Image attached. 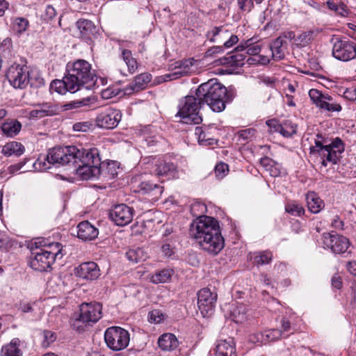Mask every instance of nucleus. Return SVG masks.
<instances>
[{"instance_id":"1","label":"nucleus","mask_w":356,"mask_h":356,"mask_svg":"<svg viewBox=\"0 0 356 356\" xmlns=\"http://www.w3.org/2000/svg\"><path fill=\"white\" fill-rule=\"evenodd\" d=\"M65 167L83 180L97 178L102 172V163L97 148L84 149L76 146L56 147L33 163L35 169L44 171L51 165Z\"/></svg>"},{"instance_id":"2","label":"nucleus","mask_w":356,"mask_h":356,"mask_svg":"<svg viewBox=\"0 0 356 356\" xmlns=\"http://www.w3.org/2000/svg\"><path fill=\"white\" fill-rule=\"evenodd\" d=\"M97 79L91 64L83 59H78L67 64L66 74L62 80L53 81L50 89L60 95L67 92L74 93L82 88L91 89L95 85Z\"/></svg>"},{"instance_id":"3","label":"nucleus","mask_w":356,"mask_h":356,"mask_svg":"<svg viewBox=\"0 0 356 356\" xmlns=\"http://www.w3.org/2000/svg\"><path fill=\"white\" fill-rule=\"evenodd\" d=\"M195 95L204 105L207 104L214 112H221L226 104L232 102L236 96L234 88H226L216 80L211 79L202 83L195 90Z\"/></svg>"},{"instance_id":"4","label":"nucleus","mask_w":356,"mask_h":356,"mask_svg":"<svg viewBox=\"0 0 356 356\" xmlns=\"http://www.w3.org/2000/svg\"><path fill=\"white\" fill-rule=\"evenodd\" d=\"M315 146L310 147L311 154H318L321 159L322 165L326 167L327 163L337 164L341 158V154L345 150L343 140L336 137L330 143L327 140L318 134L314 140Z\"/></svg>"},{"instance_id":"5","label":"nucleus","mask_w":356,"mask_h":356,"mask_svg":"<svg viewBox=\"0 0 356 356\" xmlns=\"http://www.w3.org/2000/svg\"><path fill=\"white\" fill-rule=\"evenodd\" d=\"M204 106L196 96L195 92L191 91L190 94L182 98L179 103V111L177 116L181 118L186 124H200L202 119L200 115V109Z\"/></svg>"},{"instance_id":"6","label":"nucleus","mask_w":356,"mask_h":356,"mask_svg":"<svg viewBox=\"0 0 356 356\" xmlns=\"http://www.w3.org/2000/svg\"><path fill=\"white\" fill-rule=\"evenodd\" d=\"M6 76L10 84L15 88H24L30 83L31 87L40 88L44 85L42 78L38 77L35 82L29 77V72L26 65L12 64L6 71Z\"/></svg>"},{"instance_id":"7","label":"nucleus","mask_w":356,"mask_h":356,"mask_svg":"<svg viewBox=\"0 0 356 356\" xmlns=\"http://www.w3.org/2000/svg\"><path fill=\"white\" fill-rule=\"evenodd\" d=\"M79 310V318L72 324V328L79 332L84 331V326L80 325L81 323L85 325L95 323L102 318V305L99 302H83L80 305Z\"/></svg>"},{"instance_id":"8","label":"nucleus","mask_w":356,"mask_h":356,"mask_svg":"<svg viewBox=\"0 0 356 356\" xmlns=\"http://www.w3.org/2000/svg\"><path fill=\"white\" fill-rule=\"evenodd\" d=\"M219 229V222L216 219L207 216H202L191 223L190 234L198 243L201 239L204 241L207 236Z\"/></svg>"},{"instance_id":"9","label":"nucleus","mask_w":356,"mask_h":356,"mask_svg":"<svg viewBox=\"0 0 356 356\" xmlns=\"http://www.w3.org/2000/svg\"><path fill=\"white\" fill-rule=\"evenodd\" d=\"M104 341L108 348L113 351H120L129 346L130 334L121 327L112 326L106 330Z\"/></svg>"},{"instance_id":"10","label":"nucleus","mask_w":356,"mask_h":356,"mask_svg":"<svg viewBox=\"0 0 356 356\" xmlns=\"http://www.w3.org/2000/svg\"><path fill=\"white\" fill-rule=\"evenodd\" d=\"M323 248L330 250L334 254H340L346 257L350 253L349 250L350 242L349 239L341 234L324 233L323 234Z\"/></svg>"},{"instance_id":"11","label":"nucleus","mask_w":356,"mask_h":356,"mask_svg":"<svg viewBox=\"0 0 356 356\" xmlns=\"http://www.w3.org/2000/svg\"><path fill=\"white\" fill-rule=\"evenodd\" d=\"M205 37L212 43L224 44L225 48H230L238 42L236 35L232 34L225 26H213L207 31Z\"/></svg>"},{"instance_id":"12","label":"nucleus","mask_w":356,"mask_h":356,"mask_svg":"<svg viewBox=\"0 0 356 356\" xmlns=\"http://www.w3.org/2000/svg\"><path fill=\"white\" fill-rule=\"evenodd\" d=\"M332 56L338 60L348 62L356 58V44L347 39H333Z\"/></svg>"},{"instance_id":"13","label":"nucleus","mask_w":356,"mask_h":356,"mask_svg":"<svg viewBox=\"0 0 356 356\" xmlns=\"http://www.w3.org/2000/svg\"><path fill=\"white\" fill-rule=\"evenodd\" d=\"M309 96L312 103L320 110L327 112H340L342 110L341 104L327 93L312 88L309 91Z\"/></svg>"},{"instance_id":"14","label":"nucleus","mask_w":356,"mask_h":356,"mask_svg":"<svg viewBox=\"0 0 356 356\" xmlns=\"http://www.w3.org/2000/svg\"><path fill=\"white\" fill-rule=\"evenodd\" d=\"M217 293L208 288L200 289L197 293V306L204 318L211 316L215 311Z\"/></svg>"},{"instance_id":"15","label":"nucleus","mask_w":356,"mask_h":356,"mask_svg":"<svg viewBox=\"0 0 356 356\" xmlns=\"http://www.w3.org/2000/svg\"><path fill=\"white\" fill-rule=\"evenodd\" d=\"M121 111L111 106L104 108L96 117L95 122L98 127L111 129L116 127L121 120Z\"/></svg>"},{"instance_id":"16","label":"nucleus","mask_w":356,"mask_h":356,"mask_svg":"<svg viewBox=\"0 0 356 356\" xmlns=\"http://www.w3.org/2000/svg\"><path fill=\"white\" fill-rule=\"evenodd\" d=\"M134 209L127 204H120L115 205L110 210V219L118 226H125L130 223L133 219Z\"/></svg>"},{"instance_id":"17","label":"nucleus","mask_w":356,"mask_h":356,"mask_svg":"<svg viewBox=\"0 0 356 356\" xmlns=\"http://www.w3.org/2000/svg\"><path fill=\"white\" fill-rule=\"evenodd\" d=\"M32 254L33 257L30 261V266L37 271H47L55 261V253L47 252L44 249H40Z\"/></svg>"},{"instance_id":"18","label":"nucleus","mask_w":356,"mask_h":356,"mask_svg":"<svg viewBox=\"0 0 356 356\" xmlns=\"http://www.w3.org/2000/svg\"><path fill=\"white\" fill-rule=\"evenodd\" d=\"M202 250L213 255L218 254L224 248L225 241L222 236L220 229H218L209 236H207L204 241L197 243Z\"/></svg>"},{"instance_id":"19","label":"nucleus","mask_w":356,"mask_h":356,"mask_svg":"<svg viewBox=\"0 0 356 356\" xmlns=\"http://www.w3.org/2000/svg\"><path fill=\"white\" fill-rule=\"evenodd\" d=\"M213 351L214 356H238L235 340L231 337L218 339Z\"/></svg>"},{"instance_id":"20","label":"nucleus","mask_w":356,"mask_h":356,"mask_svg":"<svg viewBox=\"0 0 356 356\" xmlns=\"http://www.w3.org/2000/svg\"><path fill=\"white\" fill-rule=\"evenodd\" d=\"M152 172L159 177L168 176L169 177L175 178L178 177V170L177 165L165 159H158L155 161Z\"/></svg>"},{"instance_id":"21","label":"nucleus","mask_w":356,"mask_h":356,"mask_svg":"<svg viewBox=\"0 0 356 356\" xmlns=\"http://www.w3.org/2000/svg\"><path fill=\"white\" fill-rule=\"evenodd\" d=\"M76 275L81 278L94 280L100 275V270L97 264L93 261L85 262L76 268Z\"/></svg>"},{"instance_id":"22","label":"nucleus","mask_w":356,"mask_h":356,"mask_svg":"<svg viewBox=\"0 0 356 356\" xmlns=\"http://www.w3.org/2000/svg\"><path fill=\"white\" fill-rule=\"evenodd\" d=\"M77 237L82 241H92L95 239L99 230L88 220L79 222L76 227Z\"/></svg>"},{"instance_id":"23","label":"nucleus","mask_w":356,"mask_h":356,"mask_svg":"<svg viewBox=\"0 0 356 356\" xmlns=\"http://www.w3.org/2000/svg\"><path fill=\"white\" fill-rule=\"evenodd\" d=\"M282 331L279 329H270L263 332L254 334L250 340L253 342L266 343L280 339L282 337Z\"/></svg>"},{"instance_id":"24","label":"nucleus","mask_w":356,"mask_h":356,"mask_svg":"<svg viewBox=\"0 0 356 356\" xmlns=\"http://www.w3.org/2000/svg\"><path fill=\"white\" fill-rule=\"evenodd\" d=\"M152 76L149 73H142L136 76L134 80L127 86L126 88L127 92L129 94L137 92L145 89L147 85L150 82Z\"/></svg>"},{"instance_id":"25","label":"nucleus","mask_w":356,"mask_h":356,"mask_svg":"<svg viewBox=\"0 0 356 356\" xmlns=\"http://www.w3.org/2000/svg\"><path fill=\"white\" fill-rule=\"evenodd\" d=\"M22 124L16 119H7L0 127L2 134L10 138H14L20 131Z\"/></svg>"},{"instance_id":"26","label":"nucleus","mask_w":356,"mask_h":356,"mask_svg":"<svg viewBox=\"0 0 356 356\" xmlns=\"http://www.w3.org/2000/svg\"><path fill=\"white\" fill-rule=\"evenodd\" d=\"M323 5H325L337 16L341 17H347L350 13L346 4L341 0H327Z\"/></svg>"},{"instance_id":"27","label":"nucleus","mask_w":356,"mask_h":356,"mask_svg":"<svg viewBox=\"0 0 356 356\" xmlns=\"http://www.w3.org/2000/svg\"><path fill=\"white\" fill-rule=\"evenodd\" d=\"M159 348L164 351H172L178 347L179 341L175 334L165 333L158 339Z\"/></svg>"},{"instance_id":"28","label":"nucleus","mask_w":356,"mask_h":356,"mask_svg":"<svg viewBox=\"0 0 356 356\" xmlns=\"http://www.w3.org/2000/svg\"><path fill=\"white\" fill-rule=\"evenodd\" d=\"M25 152L24 146L19 142L11 141L6 143L1 149V153L6 157L11 156H20Z\"/></svg>"},{"instance_id":"29","label":"nucleus","mask_w":356,"mask_h":356,"mask_svg":"<svg viewBox=\"0 0 356 356\" xmlns=\"http://www.w3.org/2000/svg\"><path fill=\"white\" fill-rule=\"evenodd\" d=\"M77 29L83 38L90 39L97 32L93 22L88 19H80L76 22Z\"/></svg>"},{"instance_id":"30","label":"nucleus","mask_w":356,"mask_h":356,"mask_svg":"<svg viewBox=\"0 0 356 356\" xmlns=\"http://www.w3.org/2000/svg\"><path fill=\"white\" fill-rule=\"evenodd\" d=\"M306 200L308 209L313 213H319L325 207L324 202L314 192H309Z\"/></svg>"},{"instance_id":"31","label":"nucleus","mask_w":356,"mask_h":356,"mask_svg":"<svg viewBox=\"0 0 356 356\" xmlns=\"http://www.w3.org/2000/svg\"><path fill=\"white\" fill-rule=\"evenodd\" d=\"M139 191L145 194H149L154 198L159 197L163 193V186L154 184L150 181H143L138 185Z\"/></svg>"},{"instance_id":"32","label":"nucleus","mask_w":356,"mask_h":356,"mask_svg":"<svg viewBox=\"0 0 356 356\" xmlns=\"http://www.w3.org/2000/svg\"><path fill=\"white\" fill-rule=\"evenodd\" d=\"M261 165L269 172L270 176L276 177L282 173V168L280 163L268 157L261 158L260 159Z\"/></svg>"},{"instance_id":"33","label":"nucleus","mask_w":356,"mask_h":356,"mask_svg":"<svg viewBox=\"0 0 356 356\" xmlns=\"http://www.w3.org/2000/svg\"><path fill=\"white\" fill-rule=\"evenodd\" d=\"M21 341L18 338H14L11 341L1 348V356H22V352L19 348Z\"/></svg>"},{"instance_id":"34","label":"nucleus","mask_w":356,"mask_h":356,"mask_svg":"<svg viewBox=\"0 0 356 356\" xmlns=\"http://www.w3.org/2000/svg\"><path fill=\"white\" fill-rule=\"evenodd\" d=\"M230 316L236 323H242L248 318L247 307L243 304L233 305L230 310Z\"/></svg>"},{"instance_id":"35","label":"nucleus","mask_w":356,"mask_h":356,"mask_svg":"<svg viewBox=\"0 0 356 356\" xmlns=\"http://www.w3.org/2000/svg\"><path fill=\"white\" fill-rule=\"evenodd\" d=\"M318 33V29L303 31L295 39L296 44L300 47H306L314 40Z\"/></svg>"},{"instance_id":"36","label":"nucleus","mask_w":356,"mask_h":356,"mask_svg":"<svg viewBox=\"0 0 356 356\" xmlns=\"http://www.w3.org/2000/svg\"><path fill=\"white\" fill-rule=\"evenodd\" d=\"M284 43L285 41L282 36L278 37L271 43L270 49L274 60H280L284 58V53L282 46Z\"/></svg>"},{"instance_id":"37","label":"nucleus","mask_w":356,"mask_h":356,"mask_svg":"<svg viewBox=\"0 0 356 356\" xmlns=\"http://www.w3.org/2000/svg\"><path fill=\"white\" fill-rule=\"evenodd\" d=\"M13 56L12 40L10 38H7L0 44V58H2L4 61L9 63L12 61Z\"/></svg>"},{"instance_id":"38","label":"nucleus","mask_w":356,"mask_h":356,"mask_svg":"<svg viewBox=\"0 0 356 356\" xmlns=\"http://www.w3.org/2000/svg\"><path fill=\"white\" fill-rule=\"evenodd\" d=\"M126 257L129 261L136 264L145 261L147 255L143 249L136 248L129 249L126 253Z\"/></svg>"},{"instance_id":"39","label":"nucleus","mask_w":356,"mask_h":356,"mask_svg":"<svg viewBox=\"0 0 356 356\" xmlns=\"http://www.w3.org/2000/svg\"><path fill=\"white\" fill-rule=\"evenodd\" d=\"M173 274L174 271L172 269H162L161 270L157 271L156 273L152 275L151 282L154 284L165 283L170 280Z\"/></svg>"},{"instance_id":"40","label":"nucleus","mask_w":356,"mask_h":356,"mask_svg":"<svg viewBox=\"0 0 356 356\" xmlns=\"http://www.w3.org/2000/svg\"><path fill=\"white\" fill-rule=\"evenodd\" d=\"M195 135L198 139V143L202 145H211L216 142L208 131H206L201 127H197L195 129Z\"/></svg>"},{"instance_id":"41","label":"nucleus","mask_w":356,"mask_h":356,"mask_svg":"<svg viewBox=\"0 0 356 356\" xmlns=\"http://www.w3.org/2000/svg\"><path fill=\"white\" fill-rule=\"evenodd\" d=\"M273 254L270 251H261L254 254L253 263L257 266H263L271 262Z\"/></svg>"},{"instance_id":"42","label":"nucleus","mask_w":356,"mask_h":356,"mask_svg":"<svg viewBox=\"0 0 356 356\" xmlns=\"http://www.w3.org/2000/svg\"><path fill=\"white\" fill-rule=\"evenodd\" d=\"M296 125L293 124L290 121H285L280 124V127L278 129V133L286 138L292 136L296 133Z\"/></svg>"},{"instance_id":"43","label":"nucleus","mask_w":356,"mask_h":356,"mask_svg":"<svg viewBox=\"0 0 356 356\" xmlns=\"http://www.w3.org/2000/svg\"><path fill=\"white\" fill-rule=\"evenodd\" d=\"M285 211L286 213L298 217H300L305 213L304 208L300 204L295 202L286 204Z\"/></svg>"},{"instance_id":"44","label":"nucleus","mask_w":356,"mask_h":356,"mask_svg":"<svg viewBox=\"0 0 356 356\" xmlns=\"http://www.w3.org/2000/svg\"><path fill=\"white\" fill-rule=\"evenodd\" d=\"M256 130L254 128H248L238 131L236 134L238 140L248 143L251 141L255 137Z\"/></svg>"},{"instance_id":"45","label":"nucleus","mask_w":356,"mask_h":356,"mask_svg":"<svg viewBox=\"0 0 356 356\" xmlns=\"http://www.w3.org/2000/svg\"><path fill=\"white\" fill-rule=\"evenodd\" d=\"M29 26V21L24 17H17L13 22V29L18 34L24 32Z\"/></svg>"},{"instance_id":"46","label":"nucleus","mask_w":356,"mask_h":356,"mask_svg":"<svg viewBox=\"0 0 356 356\" xmlns=\"http://www.w3.org/2000/svg\"><path fill=\"white\" fill-rule=\"evenodd\" d=\"M44 251H47V252H52L55 253V259L56 258L61 259L62 258V245L60 243L56 242L49 243L48 246H47V249H44Z\"/></svg>"},{"instance_id":"47","label":"nucleus","mask_w":356,"mask_h":356,"mask_svg":"<svg viewBox=\"0 0 356 356\" xmlns=\"http://www.w3.org/2000/svg\"><path fill=\"white\" fill-rule=\"evenodd\" d=\"M282 337H286L289 334L285 335L286 333H293V328L291 326L290 321L286 317H282L281 319V329Z\"/></svg>"},{"instance_id":"48","label":"nucleus","mask_w":356,"mask_h":356,"mask_svg":"<svg viewBox=\"0 0 356 356\" xmlns=\"http://www.w3.org/2000/svg\"><path fill=\"white\" fill-rule=\"evenodd\" d=\"M235 54H229L226 56L220 58L218 61L222 65H227L229 67H236Z\"/></svg>"},{"instance_id":"49","label":"nucleus","mask_w":356,"mask_h":356,"mask_svg":"<svg viewBox=\"0 0 356 356\" xmlns=\"http://www.w3.org/2000/svg\"><path fill=\"white\" fill-rule=\"evenodd\" d=\"M239 9L243 12L249 13L254 8L253 0H237Z\"/></svg>"},{"instance_id":"50","label":"nucleus","mask_w":356,"mask_h":356,"mask_svg":"<svg viewBox=\"0 0 356 356\" xmlns=\"http://www.w3.org/2000/svg\"><path fill=\"white\" fill-rule=\"evenodd\" d=\"M228 172V165L225 163H218L215 167L216 176L220 179L223 178Z\"/></svg>"},{"instance_id":"51","label":"nucleus","mask_w":356,"mask_h":356,"mask_svg":"<svg viewBox=\"0 0 356 356\" xmlns=\"http://www.w3.org/2000/svg\"><path fill=\"white\" fill-rule=\"evenodd\" d=\"M225 47H224V44L222 45H216L213 46L207 49V51L205 52L204 57L209 58V57H213L217 54H220L223 52L224 49Z\"/></svg>"},{"instance_id":"52","label":"nucleus","mask_w":356,"mask_h":356,"mask_svg":"<svg viewBox=\"0 0 356 356\" xmlns=\"http://www.w3.org/2000/svg\"><path fill=\"white\" fill-rule=\"evenodd\" d=\"M92 127V124L87 121V122H76L73 125V130L74 131H87L90 129Z\"/></svg>"},{"instance_id":"53","label":"nucleus","mask_w":356,"mask_h":356,"mask_svg":"<svg viewBox=\"0 0 356 356\" xmlns=\"http://www.w3.org/2000/svg\"><path fill=\"white\" fill-rule=\"evenodd\" d=\"M149 321L153 323H159L163 319V313L159 309H154L149 312Z\"/></svg>"},{"instance_id":"54","label":"nucleus","mask_w":356,"mask_h":356,"mask_svg":"<svg viewBox=\"0 0 356 356\" xmlns=\"http://www.w3.org/2000/svg\"><path fill=\"white\" fill-rule=\"evenodd\" d=\"M173 249L172 245L167 241L161 246V252L164 257L169 258L174 254Z\"/></svg>"},{"instance_id":"55","label":"nucleus","mask_w":356,"mask_h":356,"mask_svg":"<svg viewBox=\"0 0 356 356\" xmlns=\"http://www.w3.org/2000/svg\"><path fill=\"white\" fill-rule=\"evenodd\" d=\"M249 64H252L254 62H257L261 65H266L270 63V58L268 56L263 55H258L256 58H249L248 59Z\"/></svg>"},{"instance_id":"56","label":"nucleus","mask_w":356,"mask_h":356,"mask_svg":"<svg viewBox=\"0 0 356 356\" xmlns=\"http://www.w3.org/2000/svg\"><path fill=\"white\" fill-rule=\"evenodd\" d=\"M56 15V10L51 5H47L45 8L44 17L45 19L51 20Z\"/></svg>"},{"instance_id":"57","label":"nucleus","mask_w":356,"mask_h":356,"mask_svg":"<svg viewBox=\"0 0 356 356\" xmlns=\"http://www.w3.org/2000/svg\"><path fill=\"white\" fill-rule=\"evenodd\" d=\"M266 125L268 126L270 133L273 132H278V129L280 127V124L278 122V121L275 119H271L268 120L266 122Z\"/></svg>"},{"instance_id":"58","label":"nucleus","mask_w":356,"mask_h":356,"mask_svg":"<svg viewBox=\"0 0 356 356\" xmlns=\"http://www.w3.org/2000/svg\"><path fill=\"white\" fill-rule=\"evenodd\" d=\"M343 97L349 101L354 102L356 100V89L346 88L343 92Z\"/></svg>"},{"instance_id":"59","label":"nucleus","mask_w":356,"mask_h":356,"mask_svg":"<svg viewBox=\"0 0 356 356\" xmlns=\"http://www.w3.org/2000/svg\"><path fill=\"white\" fill-rule=\"evenodd\" d=\"M261 51V47L259 44H254L250 42V45L247 49V54L257 56Z\"/></svg>"},{"instance_id":"60","label":"nucleus","mask_w":356,"mask_h":356,"mask_svg":"<svg viewBox=\"0 0 356 356\" xmlns=\"http://www.w3.org/2000/svg\"><path fill=\"white\" fill-rule=\"evenodd\" d=\"M39 106H40L39 109L40 111H44V116L51 115L54 112V111L53 109V106L48 103H45L42 105H39Z\"/></svg>"},{"instance_id":"61","label":"nucleus","mask_w":356,"mask_h":356,"mask_svg":"<svg viewBox=\"0 0 356 356\" xmlns=\"http://www.w3.org/2000/svg\"><path fill=\"white\" fill-rule=\"evenodd\" d=\"M332 286L337 289H340L342 287V280L339 275L335 274L333 275L331 280Z\"/></svg>"},{"instance_id":"62","label":"nucleus","mask_w":356,"mask_h":356,"mask_svg":"<svg viewBox=\"0 0 356 356\" xmlns=\"http://www.w3.org/2000/svg\"><path fill=\"white\" fill-rule=\"evenodd\" d=\"M331 225L337 229H343V222L338 216H335L332 220Z\"/></svg>"},{"instance_id":"63","label":"nucleus","mask_w":356,"mask_h":356,"mask_svg":"<svg viewBox=\"0 0 356 356\" xmlns=\"http://www.w3.org/2000/svg\"><path fill=\"white\" fill-rule=\"evenodd\" d=\"M126 65L127 66L128 71L131 74L135 72L138 68V63L134 57L129 59V61L127 62Z\"/></svg>"},{"instance_id":"64","label":"nucleus","mask_w":356,"mask_h":356,"mask_svg":"<svg viewBox=\"0 0 356 356\" xmlns=\"http://www.w3.org/2000/svg\"><path fill=\"white\" fill-rule=\"evenodd\" d=\"M346 268H347V270H348V272L351 275L356 277V261H348L346 264Z\"/></svg>"}]
</instances>
